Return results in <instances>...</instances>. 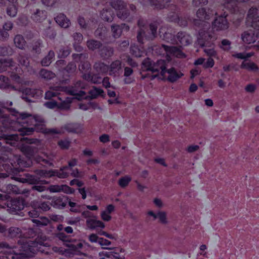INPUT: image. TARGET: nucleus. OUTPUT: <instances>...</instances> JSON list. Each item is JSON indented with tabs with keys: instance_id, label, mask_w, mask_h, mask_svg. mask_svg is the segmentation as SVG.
Returning <instances> with one entry per match:
<instances>
[{
	"instance_id": "obj_1",
	"label": "nucleus",
	"mask_w": 259,
	"mask_h": 259,
	"mask_svg": "<svg viewBox=\"0 0 259 259\" xmlns=\"http://www.w3.org/2000/svg\"><path fill=\"white\" fill-rule=\"evenodd\" d=\"M19 119L22 120L20 121L21 123L34 126V127H23L20 129L19 132L22 135H30L34 130L48 135L63 134L66 132L79 134L82 131V125L77 123H67L60 129L48 128L45 124L44 119L41 116L26 112L20 113Z\"/></svg>"
},
{
	"instance_id": "obj_2",
	"label": "nucleus",
	"mask_w": 259,
	"mask_h": 259,
	"mask_svg": "<svg viewBox=\"0 0 259 259\" xmlns=\"http://www.w3.org/2000/svg\"><path fill=\"white\" fill-rule=\"evenodd\" d=\"M42 242L30 241L23 243L20 247V252H16L6 242L0 243V248L4 249V252L9 256H0V259H29L33 254L38 251L42 245Z\"/></svg>"
},
{
	"instance_id": "obj_3",
	"label": "nucleus",
	"mask_w": 259,
	"mask_h": 259,
	"mask_svg": "<svg viewBox=\"0 0 259 259\" xmlns=\"http://www.w3.org/2000/svg\"><path fill=\"white\" fill-rule=\"evenodd\" d=\"M257 10L251 8L249 10L247 17V24H250L254 30L251 32L244 33V43L248 44L253 43L259 37V16L255 17Z\"/></svg>"
},
{
	"instance_id": "obj_4",
	"label": "nucleus",
	"mask_w": 259,
	"mask_h": 259,
	"mask_svg": "<svg viewBox=\"0 0 259 259\" xmlns=\"http://www.w3.org/2000/svg\"><path fill=\"white\" fill-rule=\"evenodd\" d=\"M211 39V35L207 31L200 30L197 38L198 44L201 47H204V52L209 57L216 55V52L213 48V45L209 42Z\"/></svg>"
},
{
	"instance_id": "obj_5",
	"label": "nucleus",
	"mask_w": 259,
	"mask_h": 259,
	"mask_svg": "<svg viewBox=\"0 0 259 259\" xmlns=\"http://www.w3.org/2000/svg\"><path fill=\"white\" fill-rule=\"evenodd\" d=\"M143 66L145 69L151 71L153 73L160 72L162 76H164L166 73L165 61L162 60L153 63L149 59H147L143 62Z\"/></svg>"
},
{
	"instance_id": "obj_6",
	"label": "nucleus",
	"mask_w": 259,
	"mask_h": 259,
	"mask_svg": "<svg viewBox=\"0 0 259 259\" xmlns=\"http://www.w3.org/2000/svg\"><path fill=\"white\" fill-rule=\"evenodd\" d=\"M157 26L154 24H151L149 25V31L146 32L145 29L141 28L138 31L137 39L139 42H143L145 37L147 39H153L156 35Z\"/></svg>"
},
{
	"instance_id": "obj_7",
	"label": "nucleus",
	"mask_w": 259,
	"mask_h": 259,
	"mask_svg": "<svg viewBox=\"0 0 259 259\" xmlns=\"http://www.w3.org/2000/svg\"><path fill=\"white\" fill-rule=\"evenodd\" d=\"M196 15L199 20H194V23L195 25L199 26L200 24V22H201V24L203 23V25L206 28L209 27V24L204 22V21L209 20L212 17L213 14L206 12L205 9L204 8H201L197 11Z\"/></svg>"
},
{
	"instance_id": "obj_8",
	"label": "nucleus",
	"mask_w": 259,
	"mask_h": 259,
	"mask_svg": "<svg viewBox=\"0 0 259 259\" xmlns=\"http://www.w3.org/2000/svg\"><path fill=\"white\" fill-rule=\"evenodd\" d=\"M161 49L165 52L167 56L172 55L180 58H185L186 57L185 55L182 52V51L177 47H168L163 45L161 46Z\"/></svg>"
},
{
	"instance_id": "obj_9",
	"label": "nucleus",
	"mask_w": 259,
	"mask_h": 259,
	"mask_svg": "<svg viewBox=\"0 0 259 259\" xmlns=\"http://www.w3.org/2000/svg\"><path fill=\"white\" fill-rule=\"evenodd\" d=\"M212 26L217 30L226 29L228 27V22L224 16H219L214 20Z\"/></svg>"
},
{
	"instance_id": "obj_10",
	"label": "nucleus",
	"mask_w": 259,
	"mask_h": 259,
	"mask_svg": "<svg viewBox=\"0 0 259 259\" xmlns=\"http://www.w3.org/2000/svg\"><path fill=\"white\" fill-rule=\"evenodd\" d=\"M177 44H180L182 46H187L191 41L190 36L184 32H180L177 35Z\"/></svg>"
},
{
	"instance_id": "obj_11",
	"label": "nucleus",
	"mask_w": 259,
	"mask_h": 259,
	"mask_svg": "<svg viewBox=\"0 0 259 259\" xmlns=\"http://www.w3.org/2000/svg\"><path fill=\"white\" fill-rule=\"evenodd\" d=\"M121 69V62L115 60L112 62L109 66L108 72L110 75L116 76Z\"/></svg>"
},
{
	"instance_id": "obj_12",
	"label": "nucleus",
	"mask_w": 259,
	"mask_h": 259,
	"mask_svg": "<svg viewBox=\"0 0 259 259\" xmlns=\"http://www.w3.org/2000/svg\"><path fill=\"white\" fill-rule=\"evenodd\" d=\"M86 225L88 228L91 230H94L97 228H104L105 227V224L102 221L91 218L87 220Z\"/></svg>"
},
{
	"instance_id": "obj_13",
	"label": "nucleus",
	"mask_w": 259,
	"mask_h": 259,
	"mask_svg": "<svg viewBox=\"0 0 259 259\" xmlns=\"http://www.w3.org/2000/svg\"><path fill=\"white\" fill-rule=\"evenodd\" d=\"M55 19L56 23L61 27L67 28L70 25V21L63 14H59Z\"/></svg>"
},
{
	"instance_id": "obj_14",
	"label": "nucleus",
	"mask_w": 259,
	"mask_h": 259,
	"mask_svg": "<svg viewBox=\"0 0 259 259\" xmlns=\"http://www.w3.org/2000/svg\"><path fill=\"white\" fill-rule=\"evenodd\" d=\"M8 207L14 211H19L24 208V202L22 199H13L8 204Z\"/></svg>"
},
{
	"instance_id": "obj_15",
	"label": "nucleus",
	"mask_w": 259,
	"mask_h": 259,
	"mask_svg": "<svg viewBox=\"0 0 259 259\" xmlns=\"http://www.w3.org/2000/svg\"><path fill=\"white\" fill-rule=\"evenodd\" d=\"M166 72L168 73L167 80L171 82L176 81L183 75L182 73L177 72L173 68L166 70Z\"/></svg>"
},
{
	"instance_id": "obj_16",
	"label": "nucleus",
	"mask_w": 259,
	"mask_h": 259,
	"mask_svg": "<svg viewBox=\"0 0 259 259\" xmlns=\"http://www.w3.org/2000/svg\"><path fill=\"white\" fill-rule=\"evenodd\" d=\"M50 89V91L46 93L45 98L46 99H51L52 97L56 96L58 94V92L65 91V88L61 87H53Z\"/></svg>"
},
{
	"instance_id": "obj_17",
	"label": "nucleus",
	"mask_w": 259,
	"mask_h": 259,
	"mask_svg": "<svg viewBox=\"0 0 259 259\" xmlns=\"http://www.w3.org/2000/svg\"><path fill=\"white\" fill-rule=\"evenodd\" d=\"M168 18L170 21L176 22L181 26H186L188 24L187 20L185 18H180L177 14L169 15Z\"/></svg>"
},
{
	"instance_id": "obj_18",
	"label": "nucleus",
	"mask_w": 259,
	"mask_h": 259,
	"mask_svg": "<svg viewBox=\"0 0 259 259\" xmlns=\"http://www.w3.org/2000/svg\"><path fill=\"white\" fill-rule=\"evenodd\" d=\"M170 0H148V3L152 6H155L157 9H163L166 7Z\"/></svg>"
},
{
	"instance_id": "obj_19",
	"label": "nucleus",
	"mask_w": 259,
	"mask_h": 259,
	"mask_svg": "<svg viewBox=\"0 0 259 259\" xmlns=\"http://www.w3.org/2000/svg\"><path fill=\"white\" fill-rule=\"evenodd\" d=\"M110 5L117 12L120 10H123L124 9L126 8V3L122 0H112L110 2Z\"/></svg>"
},
{
	"instance_id": "obj_20",
	"label": "nucleus",
	"mask_w": 259,
	"mask_h": 259,
	"mask_svg": "<svg viewBox=\"0 0 259 259\" xmlns=\"http://www.w3.org/2000/svg\"><path fill=\"white\" fill-rule=\"evenodd\" d=\"M252 55L251 54H244V69H246L251 71H256L258 69L257 66L252 62H246V59L250 57Z\"/></svg>"
},
{
	"instance_id": "obj_21",
	"label": "nucleus",
	"mask_w": 259,
	"mask_h": 259,
	"mask_svg": "<svg viewBox=\"0 0 259 259\" xmlns=\"http://www.w3.org/2000/svg\"><path fill=\"white\" fill-rule=\"evenodd\" d=\"M39 91L36 90L35 89H32L30 88H26L23 90V95H22V99L25 100L27 102H29L30 100L28 99V98L26 96V95H28L30 97H34L35 96L36 94L37 93V92H39Z\"/></svg>"
},
{
	"instance_id": "obj_22",
	"label": "nucleus",
	"mask_w": 259,
	"mask_h": 259,
	"mask_svg": "<svg viewBox=\"0 0 259 259\" xmlns=\"http://www.w3.org/2000/svg\"><path fill=\"white\" fill-rule=\"evenodd\" d=\"M47 17V14L45 11L36 10L32 14V19L36 22H41Z\"/></svg>"
},
{
	"instance_id": "obj_23",
	"label": "nucleus",
	"mask_w": 259,
	"mask_h": 259,
	"mask_svg": "<svg viewBox=\"0 0 259 259\" xmlns=\"http://www.w3.org/2000/svg\"><path fill=\"white\" fill-rule=\"evenodd\" d=\"M14 44L16 47L24 49L26 45V41L23 37L19 34L16 35L14 38Z\"/></svg>"
},
{
	"instance_id": "obj_24",
	"label": "nucleus",
	"mask_w": 259,
	"mask_h": 259,
	"mask_svg": "<svg viewBox=\"0 0 259 259\" xmlns=\"http://www.w3.org/2000/svg\"><path fill=\"white\" fill-rule=\"evenodd\" d=\"M55 57V53L53 51H50L47 56L44 57L41 61V64L44 66H48L52 62L53 59Z\"/></svg>"
},
{
	"instance_id": "obj_25",
	"label": "nucleus",
	"mask_w": 259,
	"mask_h": 259,
	"mask_svg": "<svg viewBox=\"0 0 259 259\" xmlns=\"http://www.w3.org/2000/svg\"><path fill=\"white\" fill-rule=\"evenodd\" d=\"M94 68L100 73H106L108 72L109 66L101 62H97L94 64Z\"/></svg>"
},
{
	"instance_id": "obj_26",
	"label": "nucleus",
	"mask_w": 259,
	"mask_h": 259,
	"mask_svg": "<svg viewBox=\"0 0 259 259\" xmlns=\"http://www.w3.org/2000/svg\"><path fill=\"white\" fill-rule=\"evenodd\" d=\"M133 70L132 68L125 67L124 69V81L125 83L128 84L133 82V80L130 76L133 74Z\"/></svg>"
},
{
	"instance_id": "obj_27",
	"label": "nucleus",
	"mask_w": 259,
	"mask_h": 259,
	"mask_svg": "<svg viewBox=\"0 0 259 259\" xmlns=\"http://www.w3.org/2000/svg\"><path fill=\"white\" fill-rule=\"evenodd\" d=\"M36 173L38 176H39L41 178H48L55 176V171L53 170H37L36 171Z\"/></svg>"
},
{
	"instance_id": "obj_28",
	"label": "nucleus",
	"mask_w": 259,
	"mask_h": 259,
	"mask_svg": "<svg viewBox=\"0 0 259 259\" xmlns=\"http://www.w3.org/2000/svg\"><path fill=\"white\" fill-rule=\"evenodd\" d=\"M100 54L102 57L108 58L113 55V50L112 48L104 47L100 50Z\"/></svg>"
},
{
	"instance_id": "obj_29",
	"label": "nucleus",
	"mask_w": 259,
	"mask_h": 259,
	"mask_svg": "<svg viewBox=\"0 0 259 259\" xmlns=\"http://www.w3.org/2000/svg\"><path fill=\"white\" fill-rule=\"evenodd\" d=\"M17 3L15 4H11L7 9V14L11 17H15L17 14Z\"/></svg>"
},
{
	"instance_id": "obj_30",
	"label": "nucleus",
	"mask_w": 259,
	"mask_h": 259,
	"mask_svg": "<svg viewBox=\"0 0 259 259\" xmlns=\"http://www.w3.org/2000/svg\"><path fill=\"white\" fill-rule=\"evenodd\" d=\"M67 170H69V167L68 166H65L60 168L59 171L54 170L55 176H57L60 179L66 178L69 176V172L67 171Z\"/></svg>"
},
{
	"instance_id": "obj_31",
	"label": "nucleus",
	"mask_w": 259,
	"mask_h": 259,
	"mask_svg": "<svg viewBox=\"0 0 259 259\" xmlns=\"http://www.w3.org/2000/svg\"><path fill=\"white\" fill-rule=\"evenodd\" d=\"M32 221L38 227L47 226L50 222V220L46 217L39 218L38 219H33Z\"/></svg>"
},
{
	"instance_id": "obj_32",
	"label": "nucleus",
	"mask_w": 259,
	"mask_h": 259,
	"mask_svg": "<svg viewBox=\"0 0 259 259\" xmlns=\"http://www.w3.org/2000/svg\"><path fill=\"white\" fill-rule=\"evenodd\" d=\"M39 75L42 78L46 79H51L55 76L54 73L45 69L40 71Z\"/></svg>"
},
{
	"instance_id": "obj_33",
	"label": "nucleus",
	"mask_w": 259,
	"mask_h": 259,
	"mask_svg": "<svg viewBox=\"0 0 259 259\" xmlns=\"http://www.w3.org/2000/svg\"><path fill=\"white\" fill-rule=\"evenodd\" d=\"M160 34L161 36H162V35H163V38L167 42H169L171 44H174L175 42V40H174L173 38L174 36L171 34V33L169 32H163V28H161L159 31Z\"/></svg>"
},
{
	"instance_id": "obj_34",
	"label": "nucleus",
	"mask_w": 259,
	"mask_h": 259,
	"mask_svg": "<svg viewBox=\"0 0 259 259\" xmlns=\"http://www.w3.org/2000/svg\"><path fill=\"white\" fill-rule=\"evenodd\" d=\"M102 18L107 22L111 21L113 19V12L111 10L103 9L101 13Z\"/></svg>"
},
{
	"instance_id": "obj_35",
	"label": "nucleus",
	"mask_w": 259,
	"mask_h": 259,
	"mask_svg": "<svg viewBox=\"0 0 259 259\" xmlns=\"http://www.w3.org/2000/svg\"><path fill=\"white\" fill-rule=\"evenodd\" d=\"M17 60L19 63L20 65L27 67L29 64L28 58L23 54H19L17 58Z\"/></svg>"
},
{
	"instance_id": "obj_36",
	"label": "nucleus",
	"mask_w": 259,
	"mask_h": 259,
	"mask_svg": "<svg viewBox=\"0 0 259 259\" xmlns=\"http://www.w3.org/2000/svg\"><path fill=\"white\" fill-rule=\"evenodd\" d=\"M231 42L226 39H223L220 44L219 45V47L225 51H229L231 49Z\"/></svg>"
},
{
	"instance_id": "obj_37",
	"label": "nucleus",
	"mask_w": 259,
	"mask_h": 259,
	"mask_svg": "<svg viewBox=\"0 0 259 259\" xmlns=\"http://www.w3.org/2000/svg\"><path fill=\"white\" fill-rule=\"evenodd\" d=\"M87 46L90 50H94L99 48L101 46V43L100 41L92 39L87 41Z\"/></svg>"
},
{
	"instance_id": "obj_38",
	"label": "nucleus",
	"mask_w": 259,
	"mask_h": 259,
	"mask_svg": "<svg viewBox=\"0 0 259 259\" xmlns=\"http://www.w3.org/2000/svg\"><path fill=\"white\" fill-rule=\"evenodd\" d=\"M157 219H159V222L162 224L166 225L168 223L167 213L164 211H158Z\"/></svg>"
},
{
	"instance_id": "obj_39",
	"label": "nucleus",
	"mask_w": 259,
	"mask_h": 259,
	"mask_svg": "<svg viewBox=\"0 0 259 259\" xmlns=\"http://www.w3.org/2000/svg\"><path fill=\"white\" fill-rule=\"evenodd\" d=\"M58 145L62 149H68L70 146L71 142L68 139H63L58 142Z\"/></svg>"
},
{
	"instance_id": "obj_40",
	"label": "nucleus",
	"mask_w": 259,
	"mask_h": 259,
	"mask_svg": "<svg viewBox=\"0 0 259 259\" xmlns=\"http://www.w3.org/2000/svg\"><path fill=\"white\" fill-rule=\"evenodd\" d=\"M131 180L132 179L130 176H126L119 179L118 184L121 187L124 188L128 185Z\"/></svg>"
},
{
	"instance_id": "obj_41",
	"label": "nucleus",
	"mask_w": 259,
	"mask_h": 259,
	"mask_svg": "<svg viewBox=\"0 0 259 259\" xmlns=\"http://www.w3.org/2000/svg\"><path fill=\"white\" fill-rule=\"evenodd\" d=\"M131 52L132 55L136 57H141L144 54V52L141 51L137 46H132L131 49Z\"/></svg>"
},
{
	"instance_id": "obj_42",
	"label": "nucleus",
	"mask_w": 259,
	"mask_h": 259,
	"mask_svg": "<svg viewBox=\"0 0 259 259\" xmlns=\"http://www.w3.org/2000/svg\"><path fill=\"white\" fill-rule=\"evenodd\" d=\"M12 48L8 46H1L0 47V55L1 56H7L12 54Z\"/></svg>"
},
{
	"instance_id": "obj_43",
	"label": "nucleus",
	"mask_w": 259,
	"mask_h": 259,
	"mask_svg": "<svg viewBox=\"0 0 259 259\" xmlns=\"http://www.w3.org/2000/svg\"><path fill=\"white\" fill-rule=\"evenodd\" d=\"M112 32L114 37H119L121 34V29L119 25H113L112 26Z\"/></svg>"
},
{
	"instance_id": "obj_44",
	"label": "nucleus",
	"mask_w": 259,
	"mask_h": 259,
	"mask_svg": "<svg viewBox=\"0 0 259 259\" xmlns=\"http://www.w3.org/2000/svg\"><path fill=\"white\" fill-rule=\"evenodd\" d=\"M7 192L9 194H19L20 193V190L15 185H8L7 186Z\"/></svg>"
},
{
	"instance_id": "obj_45",
	"label": "nucleus",
	"mask_w": 259,
	"mask_h": 259,
	"mask_svg": "<svg viewBox=\"0 0 259 259\" xmlns=\"http://www.w3.org/2000/svg\"><path fill=\"white\" fill-rule=\"evenodd\" d=\"M4 139L6 140V143L9 144L11 145H13L15 144V142L13 141V140H18V136L14 135L4 136Z\"/></svg>"
},
{
	"instance_id": "obj_46",
	"label": "nucleus",
	"mask_w": 259,
	"mask_h": 259,
	"mask_svg": "<svg viewBox=\"0 0 259 259\" xmlns=\"http://www.w3.org/2000/svg\"><path fill=\"white\" fill-rule=\"evenodd\" d=\"M103 93V91L102 89L97 88H94L90 91V94L93 98H97Z\"/></svg>"
},
{
	"instance_id": "obj_47",
	"label": "nucleus",
	"mask_w": 259,
	"mask_h": 259,
	"mask_svg": "<svg viewBox=\"0 0 259 259\" xmlns=\"http://www.w3.org/2000/svg\"><path fill=\"white\" fill-rule=\"evenodd\" d=\"M117 17L122 20H125L130 16V13L125 9L117 12Z\"/></svg>"
},
{
	"instance_id": "obj_48",
	"label": "nucleus",
	"mask_w": 259,
	"mask_h": 259,
	"mask_svg": "<svg viewBox=\"0 0 259 259\" xmlns=\"http://www.w3.org/2000/svg\"><path fill=\"white\" fill-rule=\"evenodd\" d=\"M4 68H3V72L6 71L8 68L13 66L14 62L12 59H4Z\"/></svg>"
},
{
	"instance_id": "obj_49",
	"label": "nucleus",
	"mask_w": 259,
	"mask_h": 259,
	"mask_svg": "<svg viewBox=\"0 0 259 259\" xmlns=\"http://www.w3.org/2000/svg\"><path fill=\"white\" fill-rule=\"evenodd\" d=\"M9 235L11 237H15L19 236L20 230L16 227H11L9 230Z\"/></svg>"
},
{
	"instance_id": "obj_50",
	"label": "nucleus",
	"mask_w": 259,
	"mask_h": 259,
	"mask_svg": "<svg viewBox=\"0 0 259 259\" xmlns=\"http://www.w3.org/2000/svg\"><path fill=\"white\" fill-rule=\"evenodd\" d=\"M99 244L102 246H109L111 244V242L110 241H109L106 239H104L103 238H100ZM102 248L103 249H112L110 247H102Z\"/></svg>"
},
{
	"instance_id": "obj_51",
	"label": "nucleus",
	"mask_w": 259,
	"mask_h": 259,
	"mask_svg": "<svg viewBox=\"0 0 259 259\" xmlns=\"http://www.w3.org/2000/svg\"><path fill=\"white\" fill-rule=\"evenodd\" d=\"M110 214H111L109 213H108L107 212V211H106L105 210H104L101 211L100 215H101V218L102 220H103L104 221H105V222H109L112 219V217Z\"/></svg>"
},
{
	"instance_id": "obj_52",
	"label": "nucleus",
	"mask_w": 259,
	"mask_h": 259,
	"mask_svg": "<svg viewBox=\"0 0 259 259\" xmlns=\"http://www.w3.org/2000/svg\"><path fill=\"white\" fill-rule=\"evenodd\" d=\"M74 190L70 187L65 185H61V190L60 192H63L66 194H72L74 192Z\"/></svg>"
},
{
	"instance_id": "obj_53",
	"label": "nucleus",
	"mask_w": 259,
	"mask_h": 259,
	"mask_svg": "<svg viewBox=\"0 0 259 259\" xmlns=\"http://www.w3.org/2000/svg\"><path fill=\"white\" fill-rule=\"evenodd\" d=\"M61 185H51L47 187V190H49L51 193L60 192Z\"/></svg>"
},
{
	"instance_id": "obj_54",
	"label": "nucleus",
	"mask_w": 259,
	"mask_h": 259,
	"mask_svg": "<svg viewBox=\"0 0 259 259\" xmlns=\"http://www.w3.org/2000/svg\"><path fill=\"white\" fill-rule=\"evenodd\" d=\"M90 64L88 62H81V64L79 65V69L82 71H86L90 68Z\"/></svg>"
},
{
	"instance_id": "obj_55",
	"label": "nucleus",
	"mask_w": 259,
	"mask_h": 259,
	"mask_svg": "<svg viewBox=\"0 0 259 259\" xmlns=\"http://www.w3.org/2000/svg\"><path fill=\"white\" fill-rule=\"evenodd\" d=\"M9 34L8 32L6 30L0 29V40L2 41H5L8 39Z\"/></svg>"
},
{
	"instance_id": "obj_56",
	"label": "nucleus",
	"mask_w": 259,
	"mask_h": 259,
	"mask_svg": "<svg viewBox=\"0 0 259 259\" xmlns=\"http://www.w3.org/2000/svg\"><path fill=\"white\" fill-rule=\"evenodd\" d=\"M27 180V182L31 184H38L39 183V179L33 176H28Z\"/></svg>"
},
{
	"instance_id": "obj_57",
	"label": "nucleus",
	"mask_w": 259,
	"mask_h": 259,
	"mask_svg": "<svg viewBox=\"0 0 259 259\" xmlns=\"http://www.w3.org/2000/svg\"><path fill=\"white\" fill-rule=\"evenodd\" d=\"M13 27V24L11 21H8L5 23L3 26L2 29L8 32L10 31Z\"/></svg>"
},
{
	"instance_id": "obj_58",
	"label": "nucleus",
	"mask_w": 259,
	"mask_h": 259,
	"mask_svg": "<svg viewBox=\"0 0 259 259\" xmlns=\"http://www.w3.org/2000/svg\"><path fill=\"white\" fill-rule=\"evenodd\" d=\"M46 36L50 38H54L56 36L55 31L51 28H48L45 31Z\"/></svg>"
},
{
	"instance_id": "obj_59",
	"label": "nucleus",
	"mask_w": 259,
	"mask_h": 259,
	"mask_svg": "<svg viewBox=\"0 0 259 259\" xmlns=\"http://www.w3.org/2000/svg\"><path fill=\"white\" fill-rule=\"evenodd\" d=\"M208 0H193V5L195 7L205 5L207 4Z\"/></svg>"
},
{
	"instance_id": "obj_60",
	"label": "nucleus",
	"mask_w": 259,
	"mask_h": 259,
	"mask_svg": "<svg viewBox=\"0 0 259 259\" xmlns=\"http://www.w3.org/2000/svg\"><path fill=\"white\" fill-rule=\"evenodd\" d=\"M100 238L96 234H91L89 236V239L90 242L92 243H98L99 242Z\"/></svg>"
},
{
	"instance_id": "obj_61",
	"label": "nucleus",
	"mask_w": 259,
	"mask_h": 259,
	"mask_svg": "<svg viewBox=\"0 0 259 259\" xmlns=\"http://www.w3.org/2000/svg\"><path fill=\"white\" fill-rule=\"evenodd\" d=\"M54 203L58 207L63 208L66 206V203L62 201V199L61 198H56L54 201Z\"/></svg>"
},
{
	"instance_id": "obj_62",
	"label": "nucleus",
	"mask_w": 259,
	"mask_h": 259,
	"mask_svg": "<svg viewBox=\"0 0 259 259\" xmlns=\"http://www.w3.org/2000/svg\"><path fill=\"white\" fill-rule=\"evenodd\" d=\"M32 190H36L38 192H41L47 190V187L42 185H35L32 187Z\"/></svg>"
},
{
	"instance_id": "obj_63",
	"label": "nucleus",
	"mask_w": 259,
	"mask_h": 259,
	"mask_svg": "<svg viewBox=\"0 0 259 259\" xmlns=\"http://www.w3.org/2000/svg\"><path fill=\"white\" fill-rule=\"evenodd\" d=\"M214 63V62L212 58H209L207 59L206 62L204 64L203 66L206 68H211L213 66Z\"/></svg>"
},
{
	"instance_id": "obj_64",
	"label": "nucleus",
	"mask_w": 259,
	"mask_h": 259,
	"mask_svg": "<svg viewBox=\"0 0 259 259\" xmlns=\"http://www.w3.org/2000/svg\"><path fill=\"white\" fill-rule=\"evenodd\" d=\"M39 208L43 211H48L50 209V207L47 202H42L39 204Z\"/></svg>"
}]
</instances>
